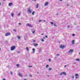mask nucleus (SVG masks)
Wrapping results in <instances>:
<instances>
[{
	"label": "nucleus",
	"mask_w": 80,
	"mask_h": 80,
	"mask_svg": "<svg viewBox=\"0 0 80 80\" xmlns=\"http://www.w3.org/2000/svg\"><path fill=\"white\" fill-rule=\"evenodd\" d=\"M0 50H2V49H1V48H0Z\"/></svg>",
	"instance_id": "nucleus-49"
},
{
	"label": "nucleus",
	"mask_w": 80,
	"mask_h": 80,
	"mask_svg": "<svg viewBox=\"0 0 80 80\" xmlns=\"http://www.w3.org/2000/svg\"><path fill=\"white\" fill-rule=\"evenodd\" d=\"M76 61H80V59L77 58L75 59Z\"/></svg>",
	"instance_id": "nucleus-21"
},
{
	"label": "nucleus",
	"mask_w": 80,
	"mask_h": 80,
	"mask_svg": "<svg viewBox=\"0 0 80 80\" xmlns=\"http://www.w3.org/2000/svg\"><path fill=\"white\" fill-rule=\"evenodd\" d=\"M39 52H42V48H39Z\"/></svg>",
	"instance_id": "nucleus-16"
},
{
	"label": "nucleus",
	"mask_w": 80,
	"mask_h": 80,
	"mask_svg": "<svg viewBox=\"0 0 80 80\" xmlns=\"http://www.w3.org/2000/svg\"><path fill=\"white\" fill-rule=\"evenodd\" d=\"M34 2H35L36 1V0H34Z\"/></svg>",
	"instance_id": "nucleus-55"
},
{
	"label": "nucleus",
	"mask_w": 80,
	"mask_h": 80,
	"mask_svg": "<svg viewBox=\"0 0 80 80\" xmlns=\"http://www.w3.org/2000/svg\"><path fill=\"white\" fill-rule=\"evenodd\" d=\"M29 67H30V68L31 67H32V66H29Z\"/></svg>",
	"instance_id": "nucleus-44"
},
{
	"label": "nucleus",
	"mask_w": 80,
	"mask_h": 80,
	"mask_svg": "<svg viewBox=\"0 0 80 80\" xmlns=\"http://www.w3.org/2000/svg\"><path fill=\"white\" fill-rule=\"evenodd\" d=\"M49 65H47L46 66V68H48V67H49Z\"/></svg>",
	"instance_id": "nucleus-26"
},
{
	"label": "nucleus",
	"mask_w": 80,
	"mask_h": 80,
	"mask_svg": "<svg viewBox=\"0 0 80 80\" xmlns=\"http://www.w3.org/2000/svg\"><path fill=\"white\" fill-rule=\"evenodd\" d=\"M19 75L20 77H23V76L22 75V73H19Z\"/></svg>",
	"instance_id": "nucleus-14"
},
{
	"label": "nucleus",
	"mask_w": 80,
	"mask_h": 80,
	"mask_svg": "<svg viewBox=\"0 0 80 80\" xmlns=\"http://www.w3.org/2000/svg\"><path fill=\"white\" fill-rule=\"evenodd\" d=\"M31 19L32 20H33V18H31Z\"/></svg>",
	"instance_id": "nucleus-42"
},
{
	"label": "nucleus",
	"mask_w": 80,
	"mask_h": 80,
	"mask_svg": "<svg viewBox=\"0 0 80 80\" xmlns=\"http://www.w3.org/2000/svg\"><path fill=\"white\" fill-rule=\"evenodd\" d=\"M17 52L18 53H20V51H17Z\"/></svg>",
	"instance_id": "nucleus-40"
},
{
	"label": "nucleus",
	"mask_w": 80,
	"mask_h": 80,
	"mask_svg": "<svg viewBox=\"0 0 80 80\" xmlns=\"http://www.w3.org/2000/svg\"><path fill=\"white\" fill-rule=\"evenodd\" d=\"M71 77H72V78H74V76H71Z\"/></svg>",
	"instance_id": "nucleus-30"
},
{
	"label": "nucleus",
	"mask_w": 80,
	"mask_h": 80,
	"mask_svg": "<svg viewBox=\"0 0 80 80\" xmlns=\"http://www.w3.org/2000/svg\"><path fill=\"white\" fill-rule=\"evenodd\" d=\"M75 76L76 77L75 78H78V76H79V75L78 74H76L75 75Z\"/></svg>",
	"instance_id": "nucleus-8"
},
{
	"label": "nucleus",
	"mask_w": 80,
	"mask_h": 80,
	"mask_svg": "<svg viewBox=\"0 0 80 80\" xmlns=\"http://www.w3.org/2000/svg\"><path fill=\"white\" fill-rule=\"evenodd\" d=\"M28 27H33V25L32 24H27L26 25Z\"/></svg>",
	"instance_id": "nucleus-3"
},
{
	"label": "nucleus",
	"mask_w": 80,
	"mask_h": 80,
	"mask_svg": "<svg viewBox=\"0 0 80 80\" xmlns=\"http://www.w3.org/2000/svg\"><path fill=\"white\" fill-rule=\"evenodd\" d=\"M0 5H1V3L0 2Z\"/></svg>",
	"instance_id": "nucleus-56"
},
{
	"label": "nucleus",
	"mask_w": 80,
	"mask_h": 80,
	"mask_svg": "<svg viewBox=\"0 0 80 80\" xmlns=\"http://www.w3.org/2000/svg\"><path fill=\"white\" fill-rule=\"evenodd\" d=\"M49 70H52V68H49Z\"/></svg>",
	"instance_id": "nucleus-39"
},
{
	"label": "nucleus",
	"mask_w": 80,
	"mask_h": 80,
	"mask_svg": "<svg viewBox=\"0 0 80 80\" xmlns=\"http://www.w3.org/2000/svg\"><path fill=\"white\" fill-rule=\"evenodd\" d=\"M46 38H48V36L47 35L45 36Z\"/></svg>",
	"instance_id": "nucleus-35"
},
{
	"label": "nucleus",
	"mask_w": 80,
	"mask_h": 80,
	"mask_svg": "<svg viewBox=\"0 0 80 80\" xmlns=\"http://www.w3.org/2000/svg\"><path fill=\"white\" fill-rule=\"evenodd\" d=\"M68 28H70V26L68 25Z\"/></svg>",
	"instance_id": "nucleus-41"
},
{
	"label": "nucleus",
	"mask_w": 80,
	"mask_h": 80,
	"mask_svg": "<svg viewBox=\"0 0 80 80\" xmlns=\"http://www.w3.org/2000/svg\"><path fill=\"white\" fill-rule=\"evenodd\" d=\"M26 49L28 51V52L29 51V49H28V48L27 47Z\"/></svg>",
	"instance_id": "nucleus-19"
},
{
	"label": "nucleus",
	"mask_w": 80,
	"mask_h": 80,
	"mask_svg": "<svg viewBox=\"0 0 80 80\" xmlns=\"http://www.w3.org/2000/svg\"><path fill=\"white\" fill-rule=\"evenodd\" d=\"M15 48V46H13L11 47V50H13Z\"/></svg>",
	"instance_id": "nucleus-4"
},
{
	"label": "nucleus",
	"mask_w": 80,
	"mask_h": 80,
	"mask_svg": "<svg viewBox=\"0 0 80 80\" xmlns=\"http://www.w3.org/2000/svg\"><path fill=\"white\" fill-rule=\"evenodd\" d=\"M3 0V1H5V0Z\"/></svg>",
	"instance_id": "nucleus-58"
},
{
	"label": "nucleus",
	"mask_w": 80,
	"mask_h": 80,
	"mask_svg": "<svg viewBox=\"0 0 80 80\" xmlns=\"http://www.w3.org/2000/svg\"><path fill=\"white\" fill-rule=\"evenodd\" d=\"M13 5V3L11 2L10 3H9L8 5L9 6H12Z\"/></svg>",
	"instance_id": "nucleus-15"
},
{
	"label": "nucleus",
	"mask_w": 80,
	"mask_h": 80,
	"mask_svg": "<svg viewBox=\"0 0 80 80\" xmlns=\"http://www.w3.org/2000/svg\"><path fill=\"white\" fill-rule=\"evenodd\" d=\"M21 14V13L20 12L19 13H18V15L19 16H20V14Z\"/></svg>",
	"instance_id": "nucleus-24"
},
{
	"label": "nucleus",
	"mask_w": 80,
	"mask_h": 80,
	"mask_svg": "<svg viewBox=\"0 0 80 80\" xmlns=\"http://www.w3.org/2000/svg\"><path fill=\"white\" fill-rule=\"evenodd\" d=\"M19 25H22V23H19Z\"/></svg>",
	"instance_id": "nucleus-37"
},
{
	"label": "nucleus",
	"mask_w": 80,
	"mask_h": 80,
	"mask_svg": "<svg viewBox=\"0 0 80 80\" xmlns=\"http://www.w3.org/2000/svg\"><path fill=\"white\" fill-rule=\"evenodd\" d=\"M3 80H6L5 79H3Z\"/></svg>",
	"instance_id": "nucleus-51"
},
{
	"label": "nucleus",
	"mask_w": 80,
	"mask_h": 80,
	"mask_svg": "<svg viewBox=\"0 0 80 80\" xmlns=\"http://www.w3.org/2000/svg\"><path fill=\"white\" fill-rule=\"evenodd\" d=\"M49 61L50 62H51V59H49Z\"/></svg>",
	"instance_id": "nucleus-34"
},
{
	"label": "nucleus",
	"mask_w": 80,
	"mask_h": 80,
	"mask_svg": "<svg viewBox=\"0 0 80 80\" xmlns=\"http://www.w3.org/2000/svg\"><path fill=\"white\" fill-rule=\"evenodd\" d=\"M51 24H52V25H53V22H50Z\"/></svg>",
	"instance_id": "nucleus-31"
},
{
	"label": "nucleus",
	"mask_w": 80,
	"mask_h": 80,
	"mask_svg": "<svg viewBox=\"0 0 80 80\" xmlns=\"http://www.w3.org/2000/svg\"><path fill=\"white\" fill-rule=\"evenodd\" d=\"M54 27H57V24L56 23L54 24Z\"/></svg>",
	"instance_id": "nucleus-27"
},
{
	"label": "nucleus",
	"mask_w": 80,
	"mask_h": 80,
	"mask_svg": "<svg viewBox=\"0 0 80 80\" xmlns=\"http://www.w3.org/2000/svg\"><path fill=\"white\" fill-rule=\"evenodd\" d=\"M67 6H69V4H67Z\"/></svg>",
	"instance_id": "nucleus-47"
},
{
	"label": "nucleus",
	"mask_w": 80,
	"mask_h": 80,
	"mask_svg": "<svg viewBox=\"0 0 80 80\" xmlns=\"http://www.w3.org/2000/svg\"><path fill=\"white\" fill-rule=\"evenodd\" d=\"M57 56H60V54L58 53L57 54Z\"/></svg>",
	"instance_id": "nucleus-32"
},
{
	"label": "nucleus",
	"mask_w": 80,
	"mask_h": 80,
	"mask_svg": "<svg viewBox=\"0 0 80 80\" xmlns=\"http://www.w3.org/2000/svg\"><path fill=\"white\" fill-rule=\"evenodd\" d=\"M74 41H75V40H74L72 41V44H74Z\"/></svg>",
	"instance_id": "nucleus-17"
},
{
	"label": "nucleus",
	"mask_w": 80,
	"mask_h": 80,
	"mask_svg": "<svg viewBox=\"0 0 80 80\" xmlns=\"http://www.w3.org/2000/svg\"><path fill=\"white\" fill-rule=\"evenodd\" d=\"M20 65H19V64H17V67H19Z\"/></svg>",
	"instance_id": "nucleus-23"
},
{
	"label": "nucleus",
	"mask_w": 80,
	"mask_h": 80,
	"mask_svg": "<svg viewBox=\"0 0 80 80\" xmlns=\"http://www.w3.org/2000/svg\"><path fill=\"white\" fill-rule=\"evenodd\" d=\"M38 5H39L38 3L37 5H36V8H38V7H39Z\"/></svg>",
	"instance_id": "nucleus-20"
},
{
	"label": "nucleus",
	"mask_w": 80,
	"mask_h": 80,
	"mask_svg": "<svg viewBox=\"0 0 80 80\" xmlns=\"http://www.w3.org/2000/svg\"><path fill=\"white\" fill-rule=\"evenodd\" d=\"M33 42H36V40H33Z\"/></svg>",
	"instance_id": "nucleus-36"
},
{
	"label": "nucleus",
	"mask_w": 80,
	"mask_h": 80,
	"mask_svg": "<svg viewBox=\"0 0 80 80\" xmlns=\"http://www.w3.org/2000/svg\"><path fill=\"white\" fill-rule=\"evenodd\" d=\"M42 42H44V40H43V39H42Z\"/></svg>",
	"instance_id": "nucleus-38"
},
{
	"label": "nucleus",
	"mask_w": 80,
	"mask_h": 80,
	"mask_svg": "<svg viewBox=\"0 0 80 80\" xmlns=\"http://www.w3.org/2000/svg\"><path fill=\"white\" fill-rule=\"evenodd\" d=\"M10 73H11V75H12L13 72H10Z\"/></svg>",
	"instance_id": "nucleus-33"
},
{
	"label": "nucleus",
	"mask_w": 80,
	"mask_h": 80,
	"mask_svg": "<svg viewBox=\"0 0 80 80\" xmlns=\"http://www.w3.org/2000/svg\"><path fill=\"white\" fill-rule=\"evenodd\" d=\"M43 21H44L45 22H46V21H45V20H39L38 22H43Z\"/></svg>",
	"instance_id": "nucleus-13"
},
{
	"label": "nucleus",
	"mask_w": 80,
	"mask_h": 80,
	"mask_svg": "<svg viewBox=\"0 0 80 80\" xmlns=\"http://www.w3.org/2000/svg\"><path fill=\"white\" fill-rule=\"evenodd\" d=\"M72 52H73V49H70L68 53H72Z\"/></svg>",
	"instance_id": "nucleus-5"
},
{
	"label": "nucleus",
	"mask_w": 80,
	"mask_h": 80,
	"mask_svg": "<svg viewBox=\"0 0 80 80\" xmlns=\"http://www.w3.org/2000/svg\"><path fill=\"white\" fill-rule=\"evenodd\" d=\"M32 33H34L35 32V29H32Z\"/></svg>",
	"instance_id": "nucleus-12"
},
{
	"label": "nucleus",
	"mask_w": 80,
	"mask_h": 80,
	"mask_svg": "<svg viewBox=\"0 0 80 80\" xmlns=\"http://www.w3.org/2000/svg\"><path fill=\"white\" fill-rule=\"evenodd\" d=\"M41 35H43V33L41 34Z\"/></svg>",
	"instance_id": "nucleus-52"
},
{
	"label": "nucleus",
	"mask_w": 80,
	"mask_h": 80,
	"mask_svg": "<svg viewBox=\"0 0 80 80\" xmlns=\"http://www.w3.org/2000/svg\"><path fill=\"white\" fill-rule=\"evenodd\" d=\"M43 38V39H45V37H44Z\"/></svg>",
	"instance_id": "nucleus-46"
},
{
	"label": "nucleus",
	"mask_w": 80,
	"mask_h": 80,
	"mask_svg": "<svg viewBox=\"0 0 80 80\" xmlns=\"http://www.w3.org/2000/svg\"><path fill=\"white\" fill-rule=\"evenodd\" d=\"M30 77H32V75H31V74H30Z\"/></svg>",
	"instance_id": "nucleus-43"
},
{
	"label": "nucleus",
	"mask_w": 80,
	"mask_h": 80,
	"mask_svg": "<svg viewBox=\"0 0 80 80\" xmlns=\"http://www.w3.org/2000/svg\"><path fill=\"white\" fill-rule=\"evenodd\" d=\"M14 15V14L13 13H12L11 14V16L13 17V16Z\"/></svg>",
	"instance_id": "nucleus-22"
},
{
	"label": "nucleus",
	"mask_w": 80,
	"mask_h": 80,
	"mask_svg": "<svg viewBox=\"0 0 80 80\" xmlns=\"http://www.w3.org/2000/svg\"><path fill=\"white\" fill-rule=\"evenodd\" d=\"M24 80H27V79H24Z\"/></svg>",
	"instance_id": "nucleus-54"
},
{
	"label": "nucleus",
	"mask_w": 80,
	"mask_h": 80,
	"mask_svg": "<svg viewBox=\"0 0 80 80\" xmlns=\"http://www.w3.org/2000/svg\"><path fill=\"white\" fill-rule=\"evenodd\" d=\"M72 36L73 37H75V34H72Z\"/></svg>",
	"instance_id": "nucleus-25"
},
{
	"label": "nucleus",
	"mask_w": 80,
	"mask_h": 80,
	"mask_svg": "<svg viewBox=\"0 0 80 80\" xmlns=\"http://www.w3.org/2000/svg\"><path fill=\"white\" fill-rule=\"evenodd\" d=\"M48 5V2H47L44 4V6H47Z\"/></svg>",
	"instance_id": "nucleus-7"
},
{
	"label": "nucleus",
	"mask_w": 80,
	"mask_h": 80,
	"mask_svg": "<svg viewBox=\"0 0 80 80\" xmlns=\"http://www.w3.org/2000/svg\"><path fill=\"white\" fill-rule=\"evenodd\" d=\"M38 73H39V72H38Z\"/></svg>",
	"instance_id": "nucleus-53"
},
{
	"label": "nucleus",
	"mask_w": 80,
	"mask_h": 80,
	"mask_svg": "<svg viewBox=\"0 0 80 80\" xmlns=\"http://www.w3.org/2000/svg\"><path fill=\"white\" fill-rule=\"evenodd\" d=\"M33 45L34 47H37L38 45V44L37 43H34Z\"/></svg>",
	"instance_id": "nucleus-6"
},
{
	"label": "nucleus",
	"mask_w": 80,
	"mask_h": 80,
	"mask_svg": "<svg viewBox=\"0 0 80 80\" xmlns=\"http://www.w3.org/2000/svg\"><path fill=\"white\" fill-rule=\"evenodd\" d=\"M10 35V33H7L5 34V36H8V35Z\"/></svg>",
	"instance_id": "nucleus-11"
},
{
	"label": "nucleus",
	"mask_w": 80,
	"mask_h": 80,
	"mask_svg": "<svg viewBox=\"0 0 80 80\" xmlns=\"http://www.w3.org/2000/svg\"><path fill=\"white\" fill-rule=\"evenodd\" d=\"M57 75L56 74L55 75V77H57Z\"/></svg>",
	"instance_id": "nucleus-45"
},
{
	"label": "nucleus",
	"mask_w": 80,
	"mask_h": 80,
	"mask_svg": "<svg viewBox=\"0 0 80 80\" xmlns=\"http://www.w3.org/2000/svg\"><path fill=\"white\" fill-rule=\"evenodd\" d=\"M34 13H35V12L33 11L32 12V15H34Z\"/></svg>",
	"instance_id": "nucleus-28"
},
{
	"label": "nucleus",
	"mask_w": 80,
	"mask_h": 80,
	"mask_svg": "<svg viewBox=\"0 0 80 80\" xmlns=\"http://www.w3.org/2000/svg\"><path fill=\"white\" fill-rule=\"evenodd\" d=\"M32 53H34V52H35V49L34 48H33L32 49Z\"/></svg>",
	"instance_id": "nucleus-10"
},
{
	"label": "nucleus",
	"mask_w": 80,
	"mask_h": 80,
	"mask_svg": "<svg viewBox=\"0 0 80 80\" xmlns=\"http://www.w3.org/2000/svg\"><path fill=\"white\" fill-rule=\"evenodd\" d=\"M17 37H18V39L19 40H20V37L18 36H17Z\"/></svg>",
	"instance_id": "nucleus-18"
},
{
	"label": "nucleus",
	"mask_w": 80,
	"mask_h": 80,
	"mask_svg": "<svg viewBox=\"0 0 80 80\" xmlns=\"http://www.w3.org/2000/svg\"><path fill=\"white\" fill-rule=\"evenodd\" d=\"M79 54H80V52H79Z\"/></svg>",
	"instance_id": "nucleus-59"
},
{
	"label": "nucleus",
	"mask_w": 80,
	"mask_h": 80,
	"mask_svg": "<svg viewBox=\"0 0 80 80\" xmlns=\"http://www.w3.org/2000/svg\"><path fill=\"white\" fill-rule=\"evenodd\" d=\"M60 1H62V0H60Z\"/></svg>",
	"instance_id": "nucleus-57"
},
{
	"label": "nucleus",
	"mask_w": 80,
	"mask_h": 80,
	"mask_svg": "<svg viewBox=\"0 0 80 80\" xmlns=\"http://www.w3.org/2000/svg\"><path fill=\"white\" fill-rule=\"evenodd\" d=\"M60 48H63L65 47V46L62 45H61L60 46Z\"/></svg>",
	"instance_id": "nucleus-9"
},
{
	"label": "nucleus",
	"mask_w": 80,
	"mask_h": 80,
	"mask_svg": "<svg viewBox=\"0 0 80 80\" xmlns=\"http://www.w3.org/2000/svg\"><path fill=\"white\" fill-rule=\"evenodd\" d=\"M32 0L33 1L34 0Z\"/></svg>",
	"instance_id": "nucleus-60"
},
{
	"label": "nucleus",
	"mask_w": 80,
	"mask_h": 80,
	"mask_svg": "<svg viewBox=\"0 0 80 80\" xmlns=\"http://www.w3.org/2000/svg\"><path fill=\"white\" fill-rule=\"evenodd\" d=\"M67 67V66L66 65H65L64 67Z\"/></svg>",
	"instance_id": "nucleus-48"
},
{
	"label": "nucleus",
	"mask_w": 80,
	"mask_h": 80,
	"mask_svg": "<svg viewBox=\"0 0 80 80\" xmlns=\"http://www.w3.org/2000/svg\"><path fill=\"white\" fill-rule=\"evenodd\" d=\"M27 12L28 13H32V10L30 8H28Z\"/></svg>",
	"instance_id": "nucleus-1"
},
{
	"label": "nucleus",
	"mask_w": 80,
	"mask_h": 80,
	"mask_svg": "<svg viewBox=\"0 0 80 80\" xmlns=\"http://www.w3.org/2000/svg\"><path fill=\"white\" fill-rule=\"evenodd\" d=\"M60 75H67V73L65 72H62L60 73Z\"/></svg>",
	"instance_id": "nucleus-2"
},
{
	"label": "nucleus",
	"mask_w": 80,
	"mask_h": 80,
	"mask_svg": "<svg viewBox=\"0 0 80 80\" xmlns=\"http://www.w3.org/2000/svg\"><path fill=\"white\" fill-rule=\"evenodd\" d=\"M13 31H14V32H16L17 31L16 29H13Z\"/></svg>",
	"instance_id": "nucleus-29"
},
{
	"label": "nucleus",
	"mask_w": 80,
	"mask_h": 80,
	"mask_svg": "<svg viewBox=\"0 0 80 80\" xmlns=\"http://www.w3.org/2000/svg\"><path fill=\"white\" fill-rule=\"evenodd\" d=\"M50 75H48V77H50Z\"/></svg>",
	"instance_id": "nucleus-50"
}]
</instances>
